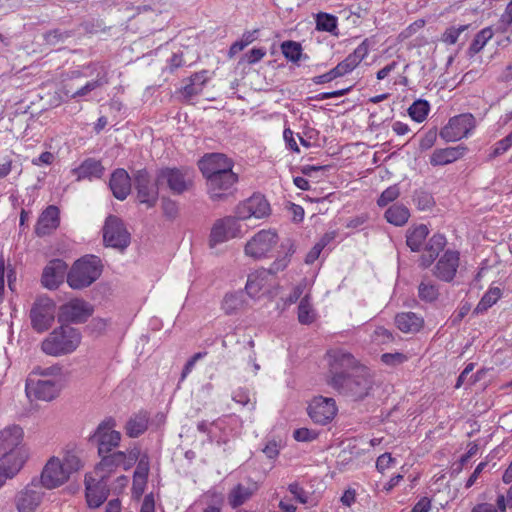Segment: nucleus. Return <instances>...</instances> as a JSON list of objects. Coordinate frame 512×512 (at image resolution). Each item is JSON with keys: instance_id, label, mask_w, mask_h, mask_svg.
Returning <instances> with one entry per match:
<instances>
[{"instance_id": "f257e3e1", "label": "nucleus", "mask_w": 512, "mask_h": 512, "mask_svg": "<svg viewBox=\"0 0 512 512\" xmlns=\"http://www.w3.org/2000/svg\"><path fill=\"white\" fill-rule=\"evenodd\" d=\"M199 168L207 180L208 192L213 200L227 195L238 180L232 170V160L221 153L205 155L199 161Z\"/></svg>"}, {"instance_id": "f03ea898", "label": "nucleus", "mask_w": 512, "mask_h": 512, "mask_svg": "<svg viewBox=\"0 0 512 512\" xmlns=\"http://www.w3.org/2000/svg\"><path fill=\"white\" fill-rule=\"evenodd\" d=\"M81 332L72 326L61 325L53 329L40 343V350L47 356L62 357L72 354L80 346Z\"/></svg>"}, {"instance_id": "7ed1b4c3", "label": "nucleus", "mask_w": 512, "mask_h": 512, "mask_svg": "<svg viewBox=\"0 0 512 512\" xmlns=\"http://www.w3.org/2000/svg\"><path fill=\"white\" fill-rule=\"evenodd\" d=\"M328 385L335 389L339 394L352 400H362L368 396L373 387V379L366 368H359L353 374L345 376L341 380L339 376L328 380Z\"/></svg>"}, {"instance_id": "20e7f679", "label": "nucleus", "mask_w": 512, "mask_h": 512, "mask_svg": "<svg viewBox=\"0 0 512 512\" xmlns=\"http://www.w3.org/2000/svg\"><path fill=\"white\" fill-rule=\"evenodd\" d=\"M102 273L101 260L94 255L78 259L67 273V283L72 289L80 290L94 283Z\"/></svg>"}, {"instance_id": "39448f33", "label": "nucleus", "mask_w": 512, "mask_h": 512, "mask_svg": "<svg viewBox=\"0 0 512 512\" xmlns=\"http://www.w3.org/2000/svg\"><path fill=\"white\" fill-rule=\"evenodd\" d=\"M279 240L276 230L262 229L247 240L244 246V254L253 260L269 258L278 246Z\"/></svg>"}, {"instance_id": "423d86ee", "label": "nucleus", "mask_w": 512, "mask_h": 512, "mask_svg": "<svg viewBox=\"0 0 512 512\" xmlns=\"http://www.w3.org/2000/svg\"><path fill=\"white\" fill-rule=\"evenodd\" d=\"M477 126L476 119L471 113H462L451 117L439 132L446 142H457L470 137Z\"/></svg>"}, {"instance_id": "0eeeda50", "label": "nucleus", "mask_w": 512, "mask_h": 512, "mask_svg": "<svg viewBox=\"0 0 512 512\" xmlns=\"http://www.w3.org/2000/svg\"><path fill=\"white\" fill-rule=\"evenodd\" d=\"M56 306L52 299L39 297L33 303L30 310L31 327L37 333L48 331L55 319Z\"/></svg>"}, {"instance_id": "6e6552de", "label": "nucleus", "mask_w": 512, "mask_h": 512, "mask_svg": "<svg viewBox=\"0 0 512 512\" xmlns=\"http://www.w3.org/2000/svg\"><path fill=\"white\" fill-rule=\"evenodd\" d=\"M116 423L112 418H106L100 422L91 435L90 440L97 445L98 454L104 455L118 447L121 434L115 429Z\"/></svg>"}, {"instance_id": "1a4fd4ad", "label": "nucleus", "mask_w": 512, "mask_h": 512, "mask_svg": "<svg viewBox=\"0 0 512 512\" xmlns=\"http://www.w3.org/2000/svg\"><path fill=\"white\" fill-rule=\"evenodd\" d=\"M240 219L235 216H227L217 220L211 229L209 243L211 247L225 243L231 239L242 237L246 230L243 229Z\"/></svg>"}, {"instance_id": "9d476101", "label": "nucleus", "mask_w": 512, "mask_h": 512, "mask_svg": "<svg viewBox=\"0 0 512 512\" xmlns=\"http://www.w3.org/2000/svg\"><path fill=\"white\" fill-rule=\"evenodd\" d=\"M44 497V491L38 480L33 479L14 497V505L17 512H35Z\"/></svg>"}, {"instance_id": "9b49d317", "label": "nucleus", "mask_w": 512, "mask_h": 512, "mask_svg": "<svg viewBox=\"0 0 512 512\" xmlns=\"http://www.w3.org/2000/svg\"><path fill=\"white\" fill-rule=\"evenodd\" d=\"M327 361L329 365L327 381L337 376H339L341 380H345V376H347L350 371L359 369L354 356L341 349L329 351L327 353Z\"/></svg>"}, {"instance_id": "f8f14e48", "label": "nucleus", "mask_w": 512, "mask_h": 512, "mask_svg": "<svg viewBox=\"0 0 512 512\" xmlns=\"http://www.w3.org/2000/svg\"><path fill=\"white\" fill-rule=\"evenodd\" d=\"M60 389V381L57 379H35L34 375H28L25 383L27 396L42 401L55 399Z\"/></svg>"}, {"instance_id": "ddd939ff", "label": "nucleus", "mask_w": 512, "mask_h": 512, "mask_svg": "<svg viewBox=\"0 0 512 512\" xmlns=\"http://www.w3.org/2000/svg\"><path fill=\"white\" fill-rule=\"evenodd\" d=\"M338 411L336 402L331 397L315 396L308 403L307 413L311 420L320 425L331 422Z\"/></svg>"}, {"instance_id": "4468645a", "label": "nucleus", "mask_w": 512, "mask_h": 512, "mask_svg": "<svg viewBox=\"0 0 512 512\" xmlns=\"http://www.w3.org/2000/svg\"><path fill=\"white\" fill-rule=\"evenodd\" d=\"M273 275L266 269H258L248 275L246 293L253 299H262L272 293Z\"/></svg>"}, {"instance_id": "2eb2a0df", "label": "nucleus", "mask_w": 512, "mask_h": 512, "mask_svg": "<svg viewBox=\"0 0 512 512\" xmlns=\"http://www.w3.org/2000/svg\"><path fill=\"white\" fill-rule=\"evenodd\" d=\"M70 479L69 474L61 463V458L52 456L44 465L39 483L42 488L54 489L65 484Z\"/></svg>"}, {"instance_id": "dca6fc26", "label": "nucleus", "mask_w": 512, "mask_h": 512, "mask_svg": "<svg viewBox=\"0 0 512 512\" xmlns=\"http://www.w3.org/2000/svg\"><path fill=\"white\" fill-rule=\"evenodd\" d=\"M28 447H18L4 452L0 457V470L7 480L13 479L22 470L29 459Z\"/></svg>"}, {"instance_id": "f3484780", "label": "nucleus", "mask_w": 512, "mask_h": 512, "mask_svg": "<svg viewBox=\"0 0 512 512\" xmlns=\"http://www.w3.org/2000/svg\"><path fill=\"white\" fill-rule=\"evenodd\" d=\"M103 240L106 246L123 251L128 244L124 223L116 216H109L103 227Z\"/></svg>"}, {"instance_id": "a211bd4d", "label": "nucleus", "mask_w": 512, "mask_h": 512, "mask_svg": "<svg viewBox=\"0 0 512 512\" xmlns=\"http://www.w3.org/2000/svg\"><path fill=\"white\" fill-rule=\"evenodd\" d=\"M270 213V205L262 195H253L239 203L235 209L236 216L241 220L250 218L261 219Z\"/></svg>"}, {"instance_id": "6ab92c4d", "label": "nucleus", "mask_w": 512, "mask_h": 512, "mask_svg": "<svg viewBox=\"0 0 512 512\" xmlns=\"http://www.w3.org/2000/svg\"><path fill=\"white\" fill-rule=\"evenodd\" d=\"M107 478H100L96 474L85 475L86 501L90 508L100 507L108 497Z\"/></svg>"}, {"instance_id": "aec40b11", "label": "nucleus", "mask_w": 512, "mask_h": 512, "mask_svg": "<svg viewBox=\"0 0 512 512\" xmlns=\"http://www.w3.org/2000/svg\"><path fill=\"white\" fill-rule=\"evenodd\" d=\"M93 307L82 299H72L60 308L59 320L69 323H83L92 315Z\"/></svg>"}, {"instance_id": "412c9836", "label": "nucleus", "mask_w": 512, "mask_h": 512, "mask_svg": "<svg viewBox=\"0 0 512 512\" xmlns=\"http://www.w3.org/2000/svg\"><path fill=\"white\" fill-rule=\"evenodd\" d=\"M192 176L193 172L188 168H166L159 172L158 181H166L173 193L181 194L191 185Z\"/></svg>"}, {"instance_id": "4be33fe9", "label": "nucleus", "mask_w": 512, "mask_h": 512, "mask_svg": "<svg viewBox=\"0 0 512 512\" xmlns=\"http://www.w3.org/2000/svg\"><path fill=\"white\" fill-rule=\"evenodd\" d=\"M232 422H235L232 417H222L214 422L202 421L197 428L200 432L207 433L212 441L225 443L232 434Z\"/></svg>"}, {"instance_id": "5701e85b", "label": "nucleus", "mask_w": 512, "mask_h": 512, "mask_svg": "<svg viewBox=\"0 0 512 512\" xmlns=\"http://www.w3.org/2000/svg\"><path fill=\"white\" fill-rule=\"evenodd\" d=\"M137 199L148 208L155 205L158 199V187L146 171H140L136 176Z\"/></svg>"}, {"instance_id": "b1692460", "label": "nucleus", "mask_w": 512, "mask_h": 512, "mask_svg": "<svg viewBox=\"0 0 512 512\" xmlns=\"http://www.w3.org/2000/svg\"><path fill=\"white\" fill-rule=\"evenodd\" d=\"M459 260V252L447 250L436 263L435 276L442 281H452L459 267Z\"/></svg>"}, {"instance_id": "393cba45", "label": "nucleus", "mask_w": 512, "mask_h": 512, "mask_svg": "<svg viewBox=\"0 0 512 512\" xmlns=\"http://www.w3.org/2000/svg\"><path fill=\"white\" fill-rule=\"evenodd\" d=\"M60 225V210L55 205L46 207L38 217L35 234L44 237L52 234Z\"/></svg>"}, {"instance_id": "a878e982", "label": "nucleus", "mask_w": 512, "mask_h": 512, "mask_svg": "<svg viewBox=\"0 0 512 512\" xmlns=\"http://www.w3.org/2000/svg\"><path fill=\"white\" fill-rule=\"evenodd\" d=\"M68 265L61 259L51 260L43 270L42 284L48 289H56L67 274Z\"/></svg>"}, {"instance_id": "bb28decb", "label": "nucleus", "mask_w": 512, "mask_h": 512, "mask_svg": "<svg viewBox=\"0 0 512 512\" xmlns=\"http://www.w3.org/2000/svg\"><path fill=\"white\" fill-rule=\"evenodd\" d=\"M468 152L465 145L437 148L430 155L429 162L432 166H445L462 159Z\"/></svg>"}, {"instance_id": "cd10ccee", "label": "nucleus", "mask_w": 512, "mask_h": 512, "mask_svg": "<svg viewBox=\"0 0 512 512\" xmlns=\"http://www.w3.org/2000/svg\"><path fill=\"white\" fill-rule=\"evenodd\" d=\"M101 461L95 466L94 474L100 478H108L110 474L119 466L128 469L126 464V454L122 451L100 455Z\"/></svg>"}, {"instance_id": "c85d7f7f", "label": "nucleus", "mask_w": 512, "mask_h": 512, "mask_svg": "<svg viewBox=\"0 0 512 512\" xmlns=\"http://www.w3.org/2000/svg\"><path fill=\"white\" fill-rule=\"evenodd\" d=\"M369 45L367 40L359 44L352 53H350L343 61L335 66V70L339 77H343L351 73L358 65L368 56Z\"/></svg>"}, {"instance_id": "c756f323", "label": "nucleus", "mask_w": 512, "mask_h": 512, "mask_svg": "<svg viewBox=\"0 0 512 512\" xmlns=\"http://www.w3.org/2000/svg\"><path fill=\"white\" fill-rule=\"evenodd\" d=\"M72 173L76 176L77 181L82 180H93L101 178L104 174V167L100 161L88 158L84 160L77 168L72 170Z\"/></svg>"}, {"instance_id": "7c9ffc66", "label": "nucleus", "mask_w": 512, "mask_h": 512, "mask_svg": "<svg viewBox=\"0 0 512 512\" xmlns=\"http://www.w3.org/2000/svg\"><path fill=\"white\" fill-rule=\"evenodd\" d=\"M149 459L146 454L138 453L137 466L133 472V494L139 497L144 492L149 473Z\"/></svg>"}, {"instance_id": "2f4dec72", "label": "nucleus", "mask_w": 512, "mask_h": 512, "mask_svg": "<svg viewBox=\"0 0 512 512\" xmlns=\"http://www.w3.org/2000/svg\"><path fill=\"white\" fill-rule=\"evenodd\" d=\"M23 435V430L19 426L7 427L0 431V449L7 452L18 447H27L22 444Z\"/></svg>"}, {"instance_id": "473e14b6", "label": "nucleus", "mask_w": 512, "mask_h": 512, "mask_svg": "<svg viewBox=\"0 0 512 512\" xmlns=\"http://www.w3.org/2000/svg\"><path fill=\"white\" fill-rule=\"evenodd\" d=\"M395 324L403 333H416L423 327L424 320L414 312H402L396 315Z\"/></svg>"}, {"instance_id": "72a5a7b5", "label": "nucleus", "mask_w": 512, "mask_h": 512, "mask_svg": "<svg viewBox=\"0 0 512 512\" xmlns=\"http://www.w3.org/2000/svg\"><path fill=\"white\" fill-rule=\"evenodd\" d=\"M446 245V238L442 234H434L425 246V254L421 257V265L428 267L436 259Z\"/></svg>"}, {"instance_id": "f704fd0d", "label": "nucleus", "mask_w": 512, "mask_h": 512, "mask_svg": "<svg viewBox=\"0 0 512 512\" xmlns=\"http://www.w3.org/2000/svg\"><path fill=\"white\" fill-rule=\"evenodd\" d=\"M109 187L115 198L125 200L128 196V172L125 169H116L110 178Z\"/></svg>"}, {"instance_id": "c9c22d12", "label": "nucleus", "mask_w": 512, "mask_h": 512, "mask_svg": "<svg viewBox=\"0 0 512 512\" xmlns=\"http://www.w3.org/2000/svg\"><path fill=\"white\" fill-rule=\"evenodd\" d=\"M429 234V229L425 224L412 226L406 234L407 246L414 252L422 249L424 242Z\"/></svg>"}, {"instance_id": "e433bc0d", "label": "nucleus", "mask_w": 512, "mask_h": 512, "mask_svg": "<svg viewBox=\"0 0 512 512\" xmlns=\"http://www.w3.org/2000/svg\"><path fill=\"white\" fill-rule=\"evenodd\" d=\"M61 463L70 477L72 474L80 471L84 465L79 454V449L76 447L64 451Z\"/></svg>"}, {"instance_id": "4c0bfd02", "label": "nucleus", "mask_w": 512, "mask_h": 512, "mask_svg": "<svg viewBox=\"0 0 512 512\" xmlns=\"http://www.w3.org/2000/svg\"><path fill=\"white\" fill-rule=\"evenodd\" d=\"M410 217L408 208L402 204L390 206L385 212L386 220L395 226H402L407 223Z\"/></svg>"}, {"instance_id": "58836bf2", "label": "nucleus", "mask_w": 512, "mask_h": 512, "mask_svg": "<svg viewBox=\"0 0 512 512\" xmlns=\"http://www.w3.org/2000/svg\"><path fill=\"white\" fill-rule=\"evenodd\" d=\"M150 414L145 410H140L130 418V438L138 437L143 434L149 425Z\"/></svg>"}, {"instance_id": "ea45409f", "label": "nucleus", "mask_w": 512, "mask_h": 512, "mask_svg": "<svg viewBox=\"0 0 512 512\" xmlns=\"http://www.w3.org/2000/svg\"><path fill=\"white\" fill-rule=\"evenodd\" d=\"M502 297V290L499 287L491 286L478 302L475 313L480 314L486 312Z\"/></svg>"}, {"instance_id": "a19ab883", "label": "nucleus", "mask_w": 512, "mask_h": 512, "mask_svg": "<svg viewBox=\"0 0 512 512\" xmlns=\"http://www.w3.org/2000/svg\"><path fill=\"white\" fill-rule=\"evenodd\" d=\"M245 301L241 293L226 294L222 301V309L228 315L235 314L244 308Z\"/></svg>"}, {"instance_id": "79ce46f5", "label": "nucleus", "mask_w": 512, "mask_h": 512, "mask_svg": "<svg viewBox=\"0 0 512 512\" xmlns=\"http://www.w3.org/2000/svg\"><path fill=\"white\" fill-rule=\"evenodd\" d=\"M493 37V30L490 27L483 28L474 37L470 47L469 53L475 55L479 53L487 44V42Z\"/></svg>"}, {"instance_id": "37998d69", "label": "nucleus", "mask_w": 512, "mask_h": 512, "mask_svg": "<svg viewBox=\"0 0 512 512\" xmlns=\"http://www.w3.org/2000/svg\"><path fill=\"white\" fill-rule=\"evenodd\" d=\"M62 368L55 364L49 367H34L29 375H34L35 379H57L60 381Z\"/></svg>"}, {"instance_id": "c03bdc74", "label": "nucleus", "mask_w": 512, "mask_h": 512, "mask_svg": "<svg viewBox=\"0 0 512 512\" xmlns=\"http://www.w3.org/2000/svg\"><path fill=\"white\" fill-rule=\"evenodd\" d=\"M430 106L426 100H416L408 109L409 116L417 123L423 122L429 113Z\"/></svg>"}, {"instance_id": "a18cd8bd", "label": "nucleus", "mask_w": 512, "mask_h": 512, "mask_svg": "<svg viewBox=\"0 0 512 512\" xmlns=\"http://www.w3.org/2000/svg\"><path fill=\"white\" fill-rule=\"evenodd\" d=\"M315 311L312 308L310 299L306 295L299 303L298 306V320L302 324H310L315 320Z\"/></svg>"}, {"instance_id": "49530a36", "label": "nucleus", "mask_w": 512, "mask_h": 512, "mask_svg": "<svg viewBox=\"0 0 512 512\" xmlns=\"http://www.w3.org/2000/svg\"><path fill=\"white\" fill-rule=\"evenodd\" d=\"M281 51L287 60L294 63L299 62L302 56V47L295 41H284L281 44Z\"/></svg>"}, {"instance_id": "de8ad7c7", "label": "nucleus", "mask_w": 512, "mask_h": 512, "mask_svg": "<svg viewBox=\"0 0 512 512\" xmlns=\"http://www.w3.org/2000/svg\"><path fill=\"white\" fill-rule=\"evenodd\" d=\"M252 495V490L242 485H237L229 494V503L232 507L242 505Z\"/></svg>"}, {"instance_id": "09e8293b", "label": "nucleus", "mask_w": 512, "mask_h": 512, "mask_svg": "<svg viewBox=\"0 0 512 512\" xmlns=\"http://www.w3.org/2000/svg\"><path fill=\"white\" fill-rule=\"evenodd\" d=\"M316 28L319 31L334 33L337 29V17L327 13H319L316 17Z\"/></svg>"}, {"instance_id": "8fccbe9b", "label": "nucleus", "mask_w": 512, "mask_h": 512, "mask_svg": "<svg viewBox=\"0 0 512 512\" xmlns=\"http://www.w3.org/2000/svg\"><path fill=\"white\" fill-rule=\"evenodd\" d=\"M469 25H459L457 27H448L441 35V41L447 45L455 44L460 35L468 29Z\"/></svg>"}, {"instance_id": "3c124183", "label": "nucleus", "mask_w": 512, "mask_h": 512, "mask_svg": "<svg viewBox=\"0 0 512 512\" xmlns=\"http://www.w3.org/2000/svg\"><path fill=\"white\" fill-rule=\"evenodd\" d=\"M101 84L102 83L99 80H91V81H88L83 87H81L80 89L76 90L73 93H70L68 90L64 89L61 91V94H63L65 97H69V98H78V97L80 98V97H84V96L88 95L90 92H92L96 88L100 87Z\"/></svg>"}, {"instance_id": "603ef678", "label": "nucleus", "mask_w": 512, "mask_h": 512, "mask_svg": "<svg viewBox=\"0 0 512 512\" xmlns=\"http://www.w3.org/2000/svg\"><path fill=\"white\" fill-rule=\"evenodd\" d=\"M233 400L242 405V406H250V408H254V396L244 388H239L233 392L232 395Z\"/></svg>"}, {"instance_id": "864d4df0", "label": "nucleus", "mask_w": 512, "mask_h": 512, "mask_svg": "<svg viewBox=\"0 0 512 512\" xmlns=\"http://www.w3.org/2000/svg\"><path fill=\"white\" fill-rule=\"evenodd\" d=\"M438 296V290L435 285L422 282L419 285V297L428 302L434 301Z\"/></svg>"}, {"instance_id": "5fc2aeb1", "label": "nucleus", "mask_w": 512, "mask_h": 512, "mask_svg": "<svg viewBox=\"0 0 512 512\" xmlns=\"http://www.w3.org/2000/svg\"><path fill=\"white\" fill-rule=\"evenodd\" d=\"M399 194H400V191L396 185L390 186L381 193L380 197L378 198L377 203L381 207L386 206L390 202L397 199Z\"/></svg>"}, {"instance_id": "6e6d98bb", "label": "nucleus", "mask_w": 512, "mask_h": 512, "mask_svg": "<svg viewBox=\"0 0 512 512\" xmlns=\"http://www.w3.org/2000/svg\"><path fill=\"white\" fill-rule=\"evenodd\" d=\"M396 464V459L390 453H383L376 460V469L380 473L392 468Z\"/></svg>"}, {"instance_id": "4d7b16f0", "label": "nucleus", "mask_w": 512, "mask_h": 512, "mask_svg": "<svg viewBox=\"0 0 512 512\" xmlns=\"http://www.w3.org/2000/svg\"><path fill=\"white\" fill-rule=\"evenodd\" d=\"M512 147V131L503 139L499 140L493 148L492 157L504 154Z\"/></svg>"}, {"instance_id": "13d9d810", "label": "nucleus", "mask_w": 512, "mask_h": 512, "mask_svg": "<svg viewBox=\"0 0 512 512\" xmlns=\"http://www.w3.org/2000/svg\"><path fill=\"white\" fill-rule=\"evenodd\" d=\"M295 440L300 442H308L317 438V433L308 428H299L293 434Z\"/></svg>"}, {"instance_id": "bf43d9fd", "label": "nucleus", "mask_w": 512, "mask_h": 512, "mask_svg": "<svg viewBox=\"0 0 512 512\" xmlns=\"http://www.w3.org/2000/svg\"><path fill=\"white\" fill-rule=\"evenodd\" d=\"M381 360L387 365H396L404 363L407 360V356L399 352L385 353L381 356Z\"/></svg>"}, {"instance_id": "052dcab7", "label": "nucleus", "mask_w": 512, "mask_h": 512, "mask_svg": "<svg viewBox=\"0 0 512 512\" xmlns=\"http://www.w3.org/2000/svg\"><path fill=\"white\" fill-rule=\"evenodd\" d=\"M325 245H326V242L324 241V239H322L320 242L316 243L313 246V248L306 255L305 262L307 264H312L314 261H316L319 258Z\"/></svg>"}, {"instance_id": "680f3d73", "label": "nucleus", "mask_w": 512, "mask_h": 512, "mask_svg": "<svg viewBox=\"0 0 512 512\" xmlns=\"http://www.w3.org/2000/svg\"><path fill=\"white\" fill-rule=\"evenodd\" d=\"M373 340L376 343H388L392 340V334L384 327H377L373 334Z\"/></svg>"}, {"instance_id": "e2e57ef3", "label": "nucleus", "mask_w": 512, "mask_h": 512, "mask_svg": "<svg viewBox=\"0 0 512 512\" xmlns=\"http://www.w3.org/2000/svg\"><path fill=\"white\" fill-rule=\"evenodd\" d=\"M437 139V134L434 131L427 132L420 140L419 142V148L421 150H429L431 149Z\"/></svg>"}, {"instance_id": "0e129e2a", "label": "nucleus", "mask_w": 512, "mask_h": 512, "mask_svg": "<svg viewBox=\"0 0 512 512\" xmlns=\"http://www.w3.org/2000/svg\"><path fill=\"white\" fill-rule=\"evenodd\" d=\"M288 490L298 502L302 504L307 502V495L303 488L300 487L298 484H290Z\"/></svg>"}, {"instance_id": "69168bd1", "label": "nucleus", "mask_w": 512, "mask_h": 512, "mask_svg": "<svg viewBox=\"0 0 512 512\" xmlns=\"http://www.w3.org/2000/svg\"><path fill=\"white\" fill-rule=\"evenodd\" d=\"M54 160V155L49 152L45 151L42 152L39 157L32 159V164L35 166H41V165H50Z\"/></svg>"}, {"instance_id": "338daca9", "label": "nucleus", "mask_w": 512, "mask_h": 512, "mask_svg": "<svg viewBox=\"0 0 512 512\" xmlns=\"http://www.w3.org/2000/svg\"><path fill=\"white\" fill-rule=\"evenodd\" d=\"M140 512H155V499L152 493L144 497Z\"/></svg>"}, {"instance_id": "774afa93", "label": "nucleus", "mask_w": 512, "mask_h": 512, "mask_svg": "<svg viewBox=\"0 0 512 512\" xmlns=\"http://www.w3.org/2000/svg\"><path fill=\"white\" fill-rule=\"evenodd\" d=\"M430 509V500L427 497H423L414 505L411 512H429Z\"/></svg>"}]
</instances>
